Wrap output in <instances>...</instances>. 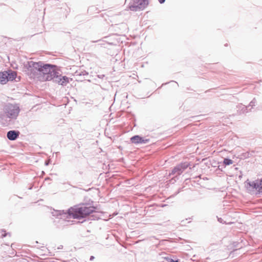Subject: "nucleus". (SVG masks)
Listing matches in <instances>:
<instances>
[{
    "label": "nucleus",
    "instance_id": "1",
    "mask_svg": "<svg viewBox=\"0 0 262 262\" xmlns=\"http://www.w3.org/2000/svg\"><path fill=\"white\" fill-rule=\"evenodd\" d=\"M24 71L30 78L39 81L53 80L62 85L69 82V78L61 76L56 66L42 61H28L24 64Z\"/></svg>",
    "mask_w": 262,
    "mask_h": 262
},
{
    "label": "nucleus",
    "instance_id": "2",
    "mask_svg": "<svg viewBox=\"0 0 262 262\" xmlns=\"http://www.w3.org/2000/svg\"><path fill=\"white\" fill-rule=\"evenodd\" d=\"M95 209V208L93 206H87L83 205L75 208H71L66 211L60 210L58 211L59 214H58V216H60L61 222H63L65 225H68L70 221L67 220V219L83 218L94 212Z\"/></svg>",
    "mask_w": 262,
    "mask_h": 262
},
{
    "label": "nucleus",
    "instance_id": "3",
    "mask_svg": "<svg viewBox=\"0 0 262 262\" xmlns=\"http://www.w3.org/2000/svg\"><path fill=\"white\" fill-rule=\"evenodd\" d=\"M20 112L19 107L16 104H8L4 108V113L1 115L2 119L9 118L10 120L17 118Z\"/></svg>",
    "mask_w": 262,
    "mask_h": 262
},
{
    "label": "nucleus",
    "instance_id": "4",
    "mask_svg": "<svg viewBox=\"0 0 262 262\" xmlns=\"http://www.w3.org/2000/svg\"><path fill=\"white\" fill-rule=\"evenodd\" d=\"M148 5V0H131L128 7L131 11H137L144 9Z\"/></svg>",
    "mask_w": 262,
    "mask_h": 262
},
{
    "label": "nucleus",
    "instance_id": "5",
    "mask_svg": "<svg viewBox=\"0 0 262 262\" xmlns=\"http://www.w3.org/2000/svg\"><path fill=\"white\" fill-rule=\"evenodd\" d=\"M16 77L14 71H8L0 72V83L6 84L9 81H13Z\"/></svg>",
    "mask_w": 262,
    "mask_h": 262
},
{
    "label": "nucleus",
    "instance_id": "6",
    "mask_svg": "<svg viewBox=\"0 0 262 262\" xmlns=\"http://www.w3.org/2000/svg\"><path fill=\"white\" fill-rule=\"evenodd\" d=\"M233 163V161L229 158H225L223 160V163L217 162L216 163L214 161V173L217 174L221 173L223 171V169L226 166L230 165Z\"/></svg>",
    "mask_w": 262,
    "mask_h": 262
},
{
    "label": "nucleus",
    "instance_id": "7",
    "mask_svg": "<svg viewBox=\"0 0 262 262\" xmlns=\"http://www.w3.org/2000/svg\"><path fill=\"white\" fill-rule=\"evenodd\" d=\"M190 166V163L187 162L181 163L177 165L172 169L170 174H177L178 176H180L187 167Z\"/></svg>",
    "mask_w": 262,
    "mask_h": 262
},
{
    "label": "nucleus",
    "instance_id": "8",
    "mask_svg": "<svg viewBox=\"0 0 262 262\" xmlns=\"http://www.w3.org/2000/svg\"><path fill=\"white\" fill-rule=\"evenodd\" d=\"M245 183L246 187L248 191L251 192L254 191V190H256L258 191L259 180H256L252 182L247 180L245 182Z\"/></svg>",
    "mask_w": 262,
    "mask_h": 262
},
{
    "label": "nucleus",
    "instance_id": "9",
    "mask_svg": "<svg viewBox=\"0 0 262 262\" xmlns=\"http://www.w3.org/2000/svg\"><path fill=\"white\" fill-rule=\"evenodd\" d=\"M130 141L134 144H146L148 143L149 140L148 139H144L139 135H136L130 138Z\"/></svg>",
    "mask_w": 262,
    "mask_h": 262
},
{
    "label": "nucleus",
    "instance_id": "10",
    "mask_svg": "<svg viewBox=\"0 0 262 262\" xmlns=\"http://www.w3.org/2000/svg\"><path fill=\"white\" fill-rule=\"evenodd\" d=\"M19 132L15 130H9L7 132V137L11 141L16 140L19 136Z\"/></svg>",
    "mask_w": 262,
    "mask_h": 262
},
{
    "label": "nucleus",
    "instance_id": "11",
    "mask_svg": "<svg viewBox=\"0 0 262 262\" xmlns=\"http://www.w3.org/2000/svg\"><path fill=\"white\" fill-rule=\"evenodd\" d=\"M249 106H246L242 104H239L237 105V111L238 112L239 114H244L248 112V108Z\"/></svg>",
    "mask_w": 262,
    "mask_h": 262
},
{
    "label": "nucleus",
    "instance_id": "12",
    "mask_svg": "<svg viewBox=\"0 0 262 262\" xmlns=\"http://www.w3.org/2000/svg\"><path fill=\"white\" fill-rule=\"evenodd\" d=\"M254 154V151H247L246 152L243 153L242 156L244 158L247 159V158H250V157L253 156Z\"/></svg>",
    "mask_w": 262,
    "mask_h": 262
},
{
    "label": "nucleus",
    "instance_id": "13",
    "mask_svg": "<svg viewBox=\"0 0 262 262\" xmlns=\"http://www.w3.org/2000/svg\"><path fill=\"white\" fill-rule=\"evenodd\" d=\"M216 218L217 219V221L219 223H221V224H231V222H229V223H227L225 220V218H226V216H224L223 217H219L218 216H216Z\"/></svg>",
    "mask_w": 262,
    "mask_h": 262
},
{
    "label": "nucleus",
    "instance_id": "14",
    "mask_svg": "<svg viewBox=\"0 0 262 262\" xmlns=\"http://www.w3.org/2000/svg\"><path fill=\"white\" fill-rule=\"evenodd\" d=\"M165 259L167 262H179V260L177 258H172L170 257H165Z\"/></svg>",
    "mask_w": 262,
    "mask_h": 262
},
{
    "label": "nucleus",
    "instance_id": "15",
    "mask_svg": "<svg viewBox=\"0 0 262 262\" xmlns=\"http://www.w3.org/2000/svg\"><path fill=\"white\" fill-rule=\"evenodd\" d=\"M256 100L255 98H253L252 99V100L249 103V107L251 106V108L253 107V106H255L256 103Z\"/></svg>",
    "mask_w": 262,
    "mask_h": 262
},
{
    "label": "nucleus",
    "instance_id": "16",
    "mask_svg": "<svg viewBox=\"0 0 262 262\" xmlns=\"http://www.w3.org/2000/svg\"><path fill=\"white\" fill-rule=\"evenodd\" d=\"M258 192L262 193V180H259Z\"/></svg>",
    "mask_w": 262,
    "mask_h": 262
},
{
    "label": "nucleus",
    "instance_id": "17",
    "mask_svg": "<svg viewBox=\"0 0 262 262\" xmlns=\"http://www.w3.org/2000/svg\"><path fill=\"white\" fill-rule=\"evenodd\" d=\"M9 234V233H3V234H2V236H2V237H5V236H6L7 235V234Z\"/></svg>",
    "mask_w": 262,
    "mask_h": 262
},
{
    "label": "nucleus",
    "instance_id": "18",
    "mask_svg": "<svg viewBox=\"0 0 262 262\" xmlns=\"http://www.w3.org/2000/svg\"><path fill=\"white\" fill-rule=\"evenodd\" d=\"M159 2L160 3V4H163L165 0H158Z\"/></svg>",
    "mask_w": 262,
    "mask_h": 262
},
{
    "label": "nucleus",
    "instance_id": "19",
    "mask_svg": "<svg viewBox=\"0 0 262 262\" xmlns=\"http://www.w3.org/2000/svg\"><path fill=\"white\" fill-rule=\"evenodd\" d=\"M94 258H95V257H94V256H91L90 257V260H93Z\"/></svg>",
    "mask_w": 262,
    "mask_h": 262
},
{
    "label": "nucleus",
    "instance_id": "20",
    "mask_svg": "<svg viewBox=\"0 0 262 262\" xmlns=\"http://www.w3.org/2000/svg\"><path fill=\"white\" fill-rule=\"evenodd\" d=\"M216 116H215V117H217V116H220L221 114H220L219 113H216L215 114Z\"/></svg>",
    "mask_w": 262,
    "mask_h": 262
},
{
    "label": "nucleus",
    "instance_id": "21",
    "mask_svg": "<svg viewBox=\"0 0 262 262\" xmlns=\"http://www.w3.org/2000/svg\"><path fill=\"white\" fill-rule=\"evenodd\" d=\"M223 118H224V117H221V118H222V122H223V121H224V119H223Z\"/></svg>",
    "mask_w": 262,
    "mask_h": 262
},
{
    "label": "nucleus",
    "instance_id": "22",
    "mask_svg": "<svg viewBox=\"0 0 262 262\" xmlns=\"http://www.w3.org/2000/svg\"><path fill=\"white\" fill-rule=\"evenodd\" d=\"M203 180H208V179H207V178H206L205 179V178H204Z\"/></svg>",
    "mask_w": 262,
    "mask_h": 262
},
{
    "label": "nucleus",
    "instance_id": "23",
    "mask_svg": "<svg viewBox=\"0 0 262 262\" xmlns=\"http://www.w3.org/2000/svg\"><path fill=\"white\" fill-rule=\"evenodd\" d=\"M179 192H180V191H179L178 192H177L176 193V194H177L178 193H179Z\"/></svg>",
    "mask_w": 262,
    "mask_h": 262
},
{
    "label": "nucleus",
    "instance_id": "24",
    "mask_svg": "<svg viewBox=\"0 0 262 262\" xmlns=\"http://www.w3.org/2000/svg\"><path fill=\"white\" fill-rule=\"evenodd\" d=\"M174 83H176V84H178V83L176 82V81H174Z\"/></svg>",
    "mask_w": 262,
    "mask_h": 262
},
{
    "label": "nucleus",
    "instance_id": "25",
    "mask_svg": "<svg viewBox=\"0 0 262 262\" xmlns=\"http://www.w3.org/2000/svg\"><path fill=\"white\" fill-rule=\"evenodd\" d=\"M174 83H176V84H178V83L176 82V81H174Z\"/></svg>",
    "mask_w": 262,
    "mask_h": 262
},
{
    "label": "nucleus",
    "instance_id": "26",
    "mask_svg": "<svg viewBox=\"0 0 262 262\" xmlns=\"http://www.w3.org/2000/svg\"><path fill=\"white\" fill-rule=\"evenodd\" d=\"M174 83H176V84H178V83L176 82V81H174Z\"/></svg>",
    "mask_w": 262,
    "mask_h": 262
},
{
    "label": "nucleus",
    "instance_id": "27",
    "mask_svg": "<svg viewBox=\"0 0 262 262\" xmlns=\"http://www.w3.org/2000/svg\"><path fill=\"white\" fill-rule=\"evenodd\" d=\"M209 186L207 184L206 185V187Z\"/></svg>",
    "mask_w": 262,
    "mask_h": 262
}]
</instances>
